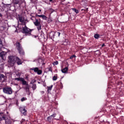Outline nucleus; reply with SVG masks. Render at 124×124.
<instances>
[{
    "label": "nucleus",
    "instance_id": "nucleus-1",
    "mask_svg": "<svg viewBox=\"0 0 124 124\" xmlns=\"http://www.w3.org/2000/svg\"><path fill=\"white\" fill-rule=\"evenodd\" d=\"M8 62L11 66H13L15 62H17L18 65L22 64V61L21 60L16 56H9Z\"/></svg>",
    "mask_w": 124,
    "mask_h": 124
},
{
    "label": "nucleus",
    "instance_id": "nucleus-2",
    "mask_svg": "<svg viewBox=\"0 0 124 124\" xmlns=\"http://www.w3.org/2000/svg\"><path fill=\"white\" fill-rule=\"evenodd\" d=\"M15 80H16V81H20L23 86L22 89L26 90L27 92L29 91L30 89V85H29V82L25 80V78H15Z\"/></svg>",
    "mask_w": 124,
    "mask_h": 124
},
{
    "label": "nucleus",
    "instance_id": "nucleus-3",
    "mask_svg": "<svg viewBox=\"0 0 124 124\" xmlns=\"http://www.w3.org/2000/svg\"><path fill=\"white\" fill-rule=\"evenodd\" d=\"M17 28L20 30L22 29V31L24 33H28L29 35H31V29L28 28L26 26V24L18 25Z\"/></svg>",
    "mask_w": 124,
    "mask_h": 124
},
{
    "label": "nucleus",
    "instance_id": "nucleus-4",
    "mask_svg": "<svg viewBox=\"0 0 124 124\" xmlns=\"http://www.w3.org/2000/svg\"><path fill=\"white\" fill-rule=\"evenodd\" d=\"M16 47L17 50H18V53L20 55H24L25 54V52L24 51V50L23 49L22 46H21V45L18 42L16 43Z\"/></svg>",
    "mask_w": 124,
    "mask_h": 124
},
{
    "label": "nucleus",
    "instance_id": "nucleus-5",
    "mask_svg": "<svg viewBox=\"0 0 124 124\" xmlns=\"http://www.w3.org/2000/svg\"><path fill=\"white\" fill-rule=\"evenodd\" d=\"M3 92L7 94H11L12 93V89L11 88H6L3 89Z\"/></svg>",
    "mask_w": 124,
    "mask_h": 124
},
{
    "label": "nucleus",
    "instance_id": "nucleus-6",
    "mask_svg": "<svg viewBox=\"0 0 124 124\" xmlns=\"http://www.w3.org/2000/svg\"><path fill=\"white\" fill-rule=\"evenodd\" d=\"M31 70H33L34 72L37 73L38 75H40L42 73V71L39 70L37 67L32 68L31 69Z\"/></svg>",
    "mask_w": 124,
    "mask_h": 124
},
{
    "label": "nucleus",
    "instance_id": "nucleus-7",
    "mask_svg": "<svg viewBox=\"0 0 124 124\" xmlns=\"http://www.w3.org/2000/svg\"><path fill=\"white\" fill-rule=\"evenodd\" d=\"M35 26L37 27V29L38 31L41 30V24H40V22L38 21V19H36L35 22H34Z\"/></svg>",
    "mask_w": 124,
    "mask_h": 124
},
{
    "label": "nucleus",
    "instance_id": "nucleus-8",
    "mask_svg": "<svg viewBox=\"0 0 124 124\" xmlns=\"http://www.w3.org/2000/svg\"><path fill=\"white\" fill-rule=\"evenodd\" d=\"M18 25H25V18L23 17H22L20 16H18ZM22 23V24H19V23Z\"/></svg>",
    "mask_w": 124,
    "mask_h": 124
},
{
    "label": "nucleus",
    "instance_id": "nucleus-9",
    "mask_svg": "<svg viewBox=\"0 0 124 124\" xmlns=\"http://www.w3.org/2000/svg\"><path fill=\"white\" fill-rule=\"evenodd\" d=\"M6 56V52L4 51H2L1 52H0V57H1L2 60L3 61H5V59H6V57H5Z\"/></svg>",
    "mask_w": 124,
    "mask_h": 124
},
{
    "label": "nucleus",
    "instance_id": "nucleus-10",
    "mask_svg": "<svg viewBox=\"0 0 124 124\" xmlns=\"http://www.w3.org/2000/svg\"><path fill=\"white\" fill-rule=\"evenodd\" d=\"M19 110L22 114H23L24 115H27V110L24 107H20Z\"/></svg>",
    "mask_w": 124,
    "mask_h": 124
},
{
    "label": "nucleus",
    "instance_id": "nucleus-11",
    "mask_svg": "<svg viewBox=\"0 0 124 124\" xmlns=\"http://www.w3.org/2000/svg\"><path fill=\"white\" fill-rule=\"evenodd\" d=\"M6 78V77H5L3 74H0V82H4Z\"/></svg>",
    "mask_w": 124,
    "mask_h": 124
},
{
    "label": "nucleus",
    "instance_id": "nucleus-12",
    "mask_svg": "<svg viewBox=\"0 0 124 124\" xmlns=\"http://www.w3.org/2000/svg\"><path fill=\"white\" fill-rule=\"evenodd\" d=\"M5 120V115L3 113H0V121Z\"/></svg>",
    "mask_w": 124,
    "mask_h": 124
},
{
    "label": "nucleus",
    "instance_id": "nucleus-13",
    "mask_svg": "<svg viewBox=\"0 0 124 124\" xmlns=\"http://www.w3.org/2000/svg\"><path fill=\"white\" fill-rule=\"evenodd\" d=\"M36 17H40V18H42L43 20H46L47 19V17L44 15H36Z\"/></svg>",
    "mask_w": 124,
    "mask_h": 124
},
{
    "label": "nucleus",
    "instance_id": "nucleus-14",
    "mask_svg": "<svg viewBox=\"0 0 124 124\" xmlns=\"http://www.w3.org/2000/svg\"><path fill=\"white\" fill-rule=\"evenodd\" d=\"M67 70H68V67H66L64 69L62 70V73H66L67 72Z\"/></svg>",
    "mask_w": 124,
    "mask_h": 124
},
{
    "label": "nucleus",
    "instance_id": "nucleus-15",
    "mask_svg": "<svg viewBox=\"0 0 124 124\" xmlns=\"http://www.w3.org/2000/svg\"><path fill=\"white\" fill-rule=\"evenodd\" d=\"M13 2L15 4H18L19 1L18 0H13Z\"/></svg>",
    "mask_w": 124,
    "mask_h": 124
},
{
    "label": "nucleus",
    "instance_id": "nucleus-16",
    "mask_svg": "<svg viewBox=\"0 0 124 124\" xmlns=\"http://www.w3.org/2000/svg\"><path fill=\"white\" fill-rule=\"evenodd\" d=\"M52 88H53V85H51V86H49V87H47L48 92H49V91H51V90H52Z\"/></svg>",
    "mask_w": 124,
    "mask_h": 124
},
{
    "label": "nucleus",
    "instance_id": "nucleus-17",
    "mask_svg": "<svg viewBox=\"0 0 124 124\" xmlns=\"http://www.w3.org/2000/svg\"><path fill=\"white\" fill-rule=\"evenodd\" d=\"M94 37H95V38H96V39H98V38H99V35L96 34Z\"/></svg>",
    "mask_w": 124,
    "mask_h": 124
},
{
    "label": "nucleus",
    "instance_id": "nucleus-18",
    "mask_svg": "<svg viewBox=\"0 0 124 124\" xmlns=\"http://www.w3.org/2000/svg\"><path fill=\"white\" fill-rule=\"evenodd\" d=\"M32 89H33V90H35L36 89V85L33 84L32 86Z\"/></svg>",
    "mask_w": 124,
    "mask_h": 124
},
{
    "label": "nucleus",
    "instance_id": "nucleus-19",
    "mask_svg": "<svg viewBox=\"0 0 124 124\" xmlns=\"http://www.w3.org/2000/svg\"><path fill=\"white\" fill-rule=\"evenodd\" d=\"M73 11H74V12H76L77 14L79 13V11H78V10H77L76 9H73Z\"/></svg>",
    "mask_w": 124,
    "mask_h": 124
},
{
    "label": "nucleus",
    "instance_id": "nucleus-20",
    "mask_svg": "<svg viewBox=\"0 0 124 124\" xmlns=\"http://www.w3.org/2000/svg\"><path fill=\"white\" fill-rule=\"evenodd\" d=\"M57 79H58V78H57V76H54L53 77V81H56V80H57Z\"/></svg>",
    "mask_w": 124,
    "mask_h": 124
},
{
    "label": "nucleus",
    "instance_id": "nucleus-21",
    "mask_svg": "<svg viewBox=\"0 0 124 124\" xmlns=\"http://www.w3.org/2000/svg\"><path fill=\"white\" fill-rule=\"evenodd\" d=\"M59 62L58 61H55L53 63V65H57V64H58Z\"/></svg>",
    "mask_w": 124,
    "mask_h": 124
},
{
    "label": "nucleus",
    "instance_id": "nucleus-22",
    "mask_svg": "<svg viewBox=\"0 0 124 124\" xmlns=\"http://www.w3.org/2000/svg\"><path fill=\"white\" fill-rule=\"evenodd\" d=\"M26 99H27V98L23 97V98L21 99V101L22 102L25 101V100H26Z\"/></svg>",
    "mask_w": 124,
    "mask_h": 124
},
{
    "label": "nucleus",
    "instance_id": "nucleus-23",
    "mask_svg": "<svg viewBox=\"0 0 124 124\" xmlns=\"http://www.w3.org/2000/svg\"><path fill=\"white\" fill-rule=\"evenodd\" d=\"M75 55H72V56L70 57V59H71V60H72V59H73V58H75Z\"/></svg>",
    "mask_w": 124,
    "mask_h": 124
},
{
    "label": "nucleus",
    "instance_id": "nucleus-24",
    "mask_svg": "<svg viewBox=\"0 0 124 124\" xmlns=\"http://www.w3.org/2000/svg\"><path fill=\"white\" fill-rule=\"evenodd\" d=\"M35 80L33 79V80H32V81L31 82V84H32V83H35Z\"/></svg>",
    "mask_w": 124,
    "mask_h": 124
},
{
    "label": "nucleus",
    "instance_id": "nucleus-25",
    "mask_svg": "<svg viewBox=\"0 0 124 124\" xmlns=\"http://www.w3.org/2000/svg\"><path fill=\"white\" fill-rule=\"evenodd\" d=\"M55 115H51L50 117H48V119H50V118H51L52 117H55Z\"/></svg>",
    "mask_w": 124,
    "mask_h": 124
},
{
    "label": "nucleus",
    "instance_id": "nucleus-26",
    "mask_svg": "<svg viewBox=\"0 0 124 124\" xmlns=\"http://www.w3.org/2000/svg\"><path fill=\"white\" fill-rule=\"evenodd\" d=\"M58 34V36H60V34H61V33L58 32H57Z\"/></svg>",
    "mask_w": 124,
    "mask_h": 124
},
{
    "label": "nucleus",
    "instance_id": "nucleus-27",
    "mask_svg": "<svg viewBox=\"0 0 124 124\" xmlns=\"http://www.w3.org/2000/svg\"><path fill=\"white\" fill-rule=\"evenodd\" d=\"M33 37H34L35 38H36V37H37V36H34V35H33Z\"/></svg>",
    "mask_w": 124,
    "mask_h": 124
},
{
    "label": "nucleus",
    "instance_id": "nucleus-28",
    "mask_svg": "<svg viewBox=\"0 0 124 124\" xmlns=\"http://www.w3.org/2000/svg\"><path fill=\"white\" fill-rule=\"evenodd\" d=\"M15 86H18V84H16Z\"/></svg>",
    "mask_w": 124,
    "mask_h": 124
},
{
    "label": "nucleus",
    "instance_id": "nucleus-29",
    "mask_svg": "<svg viewBox=\"0 0 124 124\" xmlns=\"http://www.w3.org/2000/svg\"><path fill=\"white\" fill-rule=\"evenodd\" d=\"M39 11L40 12H41V10H39Z\"/></svg>",
    "mask_w": 124,
    "mask_h": 124
},
{
    "label": "nucleus",
    "instance_id": "nucleus-30",
    "mask_svg": "<svg viewBox=\"0 0 124 124\" xmlns=\"http://www.w3.org/2000/svg\"><path fill=\"white\" fill-rule=\"evenodd\" d=\"M103 46H104V45H102V47H103Z\"/></svg>",
    "mask_w": 124,
    "mask_h": 124
},
{
    "label": "nucleus",
    "instance_id": "nucleus-31",
    "mask_svg": "<svg viewBox=\"0 0 124 124\" xmlns=\"http://www.w3.org/2000/svg\"><path fill=\"white\" fill-rule=\"evenodd\" d=\"M52 0H49L50 1H52Z\"/></svg>",
    "mask_w": 124,
    "mask_h": 124
},
{
    "label": "nucleus",
    "instance_id": "nucleus-32",
    "mask_svg": "<svg viewBox=\"0 0 124 124\" xmlns=\"http://www.w3.org/2000/svg\"><path fill=\"white\" fill-rule=\"evenodd\" d=\"M21 89H22V88L20 87V88H19V89L21 90Z\"/></svg>",
    "mask_w": 124,
    "mask_h": 124
}]
</instances>
